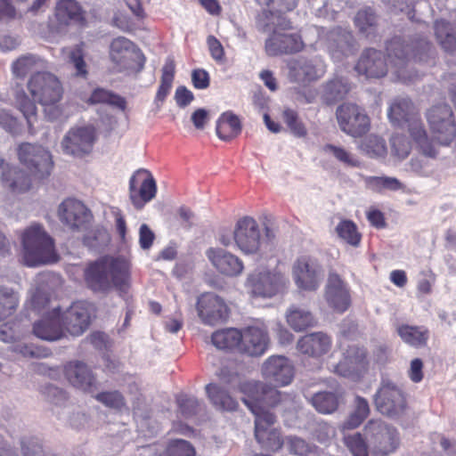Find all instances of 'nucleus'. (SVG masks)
<instances>
[{
    "mask_svg": "<svg viewBox=\"0 0 456 456\" xmlns=\"http://www.w3.org/2000/svg\"><path fill=\"white\" fill-rule=\"evenodd\" d=\"M199 316L210 325L224 321L228 316V308L224 300L214 293L201 295L197 302Z\"/></svg>",
    "mask_w": 456,
    "mask_h": 456,
    "instance_id": "24",
    "label": "nucleus"
},
{
    "mask_svg": "<svg viewBox=\"0 0 456 456\" xmlns=\"http://www.w3.org/2000/svg\"><path fill=\"white\" fill-rule=\"evenodd\" d=\"M89 102L106 103L121 110H125L126 107L125 98L103 88H96L94 90L89 98Z\"/></svg>",
    "mask_w": 456,
    "mask_h": 456,
    "instance_id": "50",
    "label": "nucleus"
},
{
    "mask_svg": "<svg viewBox=\"0 0 456 456\" xmlns=\"http://www.w3.org/2000/svg\"><path fill=\"white\" fill-rule=\"evenodd\" d=\"M156 181L147 169H138L129 180V198L136 209H142L146 203L155 198Z\"/></svg>",
    "mask_w": 456,
    "mask_h": 456,
    "instance_id": "16",
    "label": "nucleus"
},
{
    "mask_svg": "<svg viewBox=\"0 0 456 456\" xmlns=\"http://www.w3.org/2000/svg\"><path fill=\"white\" fill-rule=\"evenodd\" d=\"M344 444L353 456H368V444L361 433L344 436Z\"/></svg>",
    "mask_w": 456,
    "mask_h": 456,
    "instance_id": "55",
    "label": "nucleus"
},
{
    "mask_svg": "<svg viewBox=\"0 0 456 456\" xmlns=\"http://www.w3.org/2000/svg\"><path fill=\"white\" fill-rule=\"evenodd\" d=\"M58 212L61 221L72 230L80 229L92 218L89 209L81 201L74 199L62 201Z\"/></svg>",
    "mask_w": 456,
    "mask_h": 456,
    "instance_id": "26",
    "label": "nucleus"
},
{
    "mask_svg": "<svg viewBox=\"0 0 456 456\" xmlns=\"http://www.w3.org/2000/svg\"><path fill=\"white\" fill-rule=\"evenodd\" d=\"M269 336L264 327L248 326L241 331L240 351L251 356H260L265 353Z\"/></svg>",
    "mask_w": 456,
    "mask_h": 456,
    "instance_id": "27",
    "label": "nucleus"
},
{
    "mask_svg": "<svg viewBox=\"0 0 456 456\" xmlns=\"http://www.w3.org/2000/svg\"><path fill=\"white\" fill-rule=\"evenodd\" d=\"M0 126L12 134H18L20 132L17 118L4 110H0Z\"/></svg>",
    "mask_w": 456,
    "mask_h": 456,
    "instance_id": "64",
    "label": "nucleus"
},
{
    "mask_svg": "<svg viewBox=\"0 0 456 456\" xmlns=\"http://www.w3.org/2000/svg\"><path fill=\"white\" fill-rule=\"evenodd\" d=\"M2 182L11 191L15 193L25 192L31 186L29 176L16 167H8L2 173Z\"/></svg>",
    "mask_w": 456,
    "mask_h": 456,
    "instance_id": "35",
    "label": "nucleus"
},
{
    "mask_svg": "<svg viewBox=\"0 0 456 456\" xmlns=\"http://www.w3.org/2000/svg\"><path fill=\"white\" fill-rule=\"evenodd\" d=\"M41 393L46 401L55 405H61L67 400L65 391L51 384L42 387Z\"/></svg>",
    "mask_w": 456,
    "mask_h": 456,
    "instance_id": "61",
    "label": "nucleus"
},
{
    "mask_svg": "<svg viewBox=\"0 0 456 456\" xmlns=\"http://www.w3.org/2000/svg\"><path fill=\"white\" fill-rule=\"evenodd\" d=\"M167 456H195L193 446L186 440H171L167 449Z\"/></svg>",
    "mask_w": 456,
    "mask_h": 456,
    "instance_id": "59",
    "label": "nucleus"
},
{
    "mask_svg": "<svg viewBox=\"0 0 456 456\" xmlns=\"http://www.w3.org/2000/svg\"><path fill=\"white\" fill-rule=\"evenodd\" d=\"M336 116L340 129L352 137H361L370 130V118L356 104L340 105L337 109Z\"/></svg>",
    "mask_w": 456,
    "mask_h": 456,
    "instance_id": "10",
    "label": "nucleus"
},
{
    "mask_svg": "<svg viewBox=\"0 0 456 456\" xmlns=\"http://www.w3.org/2000/svg\"><path fill=\"white\" fill-rule=\"evenodd\" d=\"M287 69L289 81L301 86L315 82L326 73V64L318 55L292 58L287 61Z\"/></svg>",
    "mask_w": 456,
    "mask_h": 456,
    "instance_id": "4",
    "label": "nucleus"
},
{
    "mask_svg": "<svg viewBox=\"0 0 456 456\" xmlns=\"http://www.w3.org/2000/svg\"><path fill=\"white\" fill-rule=\"evenodd\" d=\"M233 240L237 248L246 255L256 254L263 243L259 224L250 216L240 218L233 231Z\"/></svg>",
    "mask_w": 456,
    "mask_h": 456,
    "instance_id": "12",
    "label": "nucleus"
},
{
    "mask_svg": "<svg viewBox=\"0 0 456 456\" xmlns=\"http://www.w3.org/2000/svg\"><path fill=\"white\" fill-rule=\"evenodd\" d=\"M427 117L431 130L442 144H449L455 138L456 125L448 104L434 106L428 110Z\"/></svg>",
    "mask_w": 456,
    "mask_h": 456,
    "instance_id": "14",
    "label": "nucleus"
},
{
    "mask_svg": "<svg viewBox=\"0 0 456 456\" xmlns=\"http://www.w3.org/2000/svg\"><path fill=\"white\" fill-rule=\"evenodd\" d=\"M283 447L286 451L295 456H307L308 454H316L317 447L297 436H288L284 438Z\"/></svg>",
    "mask_w": 456,
    "mask_h": 456,
    "instance_id": "46",
    "label": "nucleus"
},
{
    "mask_svg": "<svg viewBox=\"0 0 456 456\" xmlns=\"http://www.w3.org/2000/svg\"><path fill=\"white\" fill-rule=\"evenodd\" d=\"M350 91L348 81L340 77H335L328 81L323 88V98L329 104L343 100Z\"/></svg>",
    "mask_w": 456,
    "mask_h": 456,
    "instance_id": "43",
    "label": "nucleus"
},
{
    "mask_svg": "<svg viewBox=\"0 0 456 456\" xmlns=\"http://www.w3.org/2000/svg\"><path fill=\"white\" fill-rule=\"evenodd\" d=\"M37 61L38 58L33 54H27L20 57L12 64L13 74L16 77H24L35 69Z\"/></svg>",
    "mask_w": 456,
    "mask_h": 456,
    "instance_id": "58",
    "label": "nucleus"
},
{
    "mask_svg": "<svg viewBox=\"0 0 456 456\" xmlns=\"http://www.w3.org/2000/svg\"><path fill=\"white\" fill-rule=\"evenodd\" d=\"M355 44L353 33L347 29L338 27L328 33L327 48L334 59L340 60L343 56L352 54Z\"/></svg>",
    "mask_w": 456,
    "mask_h": 456,
    "instance_id": "28",
    "label": "nucleus"
},
{
    "mask_svg": "<svg viewBox=\"0 0 456 456\" xmlns=\"http://www.w3.org/2000/svg\"><path fill=\"white\" fill-rule=\"evenodd\" d=\"M283 119L290 132L297 137H305L307 135V129L304 123L299 119L297 111L291 109H287L283 111Z\"/></svg>",
    "mask_w": 456,
    "mask_h": 456,
    "instance_id": "56",
    "label": "nucleus"
},
{
    "mask_svg": "<svg viewBox=\"0 0 456 456\" xmlns=\"http://www.w3.org/2000/svg\"><path fill=\"white\" fill-rule=\"evenodd\" d=\"M322 151L325 153L331 154L338 161L346 166L358 167L361 165L357 158L341 146L328 143L323 146Z\"/></svg>",
    "mask_w": 456,
    "mask_h": 456,
    "instance_id": "53",
    "label": "nucleus"
},
{
    "mask_svg": "<svg viewBox=\"0 0 456 456\" xmlns=\"http://www.w3.org/2000/svg\"><path fill=\"white\" fill-rule=\"evenodd\" d=\"M364 432L370 445L384 455L395 452L399 446L398 431L381 419L369 420Z\"/></svg>",
    "mask_w": 456,
    "mask_h": 456,
    "instance_id": "8",
    "label": "nucleus"
},
{
    "mask_svg": "<svg viewBox=\"0 0 456 456\" xmlns=\"http://www.w3.org/2000/svg\"><path fill=\"white\" fill-rule=\"evenodd\" d=\"M242 390L248 395L243 402L253 414V405L263 411H270L266 407H274L281 401L280 391L260 381L247 382L242 385Z\"/></svg>",
    "mask_w": 456,
    "mask_h": 456,
    "instance_id": "13",
    "label": "nucleus"
},
{
    "mask_svg": "<svg viewBox=\"0 0 456 456\" xmlns=\"http://www.w3.org/2000/svg\"><path fill=\"white\" fill-rule=\"evenodd\" d=\"M354 23L360 34L363 35L365 37H370L376 34L379 25V16L373 8L366 6L356 12Z\"/></svg>",
    "mask_w": 456,
    "mask_h": 456,
    "instance_id": "39",
    "label": "nucleus"
},
{
    "mask_svg": "<svg viewBox=\"0 0 456 456\" xmlns=\"http://www.w3.org/2000/svg\"><path fill=\"white\" fill-rule=\"evenodd\" d=\"M176 401L181 412L185 417L195 415L200 410V402L194 396L181 395L177 397Z\"/></svg>",
    "mask_w": 456,
    "mask_h": 456,
    "instance_id": "60",
    "label": "nucleus"
},
{
    "mask_svg": "<svg viewBox=\"0 0 456 456\" xmlns=\"http://www.w3.org/2000/svg\"><path fill=\"white\" fill-rule=\"evenodd\" d=\"M370 412V409L368 400L361 395H356L353 403V410L347 419L342 423V428L349 430L360 427L369 417Z\"/></svg>",
    "mask_w": 456,
    "mask_h": 456,
    "instance_id": "40",
    "label": "nucleus"
},
{
    "mask_svg": "<svg viewBox=\"0 0 456 456\" xmlns=\"http://www.w3.org/2000/svg\"><path fill=\"white\" fill-rule=\"evenodd\" d=\"M241 331L234 329H224L215 331L211 336L213 345L222 350L238 348L240 351Z\"/></svg>",
    "mask_w": 456,
    "mask_h": 456,
    "instance_id": "41",
    "label": "nucleus"
},
{
    "mask_svg": "<svg viewBox=\"0 0 456 456\" xmlns=\"http://www.w3.org/2000/svg\"><path fill=\"white\" fill-rule=\"evenodd\" d=\"M33 333L38 338L47 341L59 340L65 336L61 319V308L53 307L33 325Z\"/></svg>",
    "mask_w": 456,
    "mask_h": 456,
    "instance_id": "25",
    "label": "nucleus"
},
{
    "mask_svg": "<svg viewBox=\"0 0 456 456\" xmlns=\"http://www.w3.org/2000/svg\"><path fill=\"white\" fill-rule=\"evenodd\" d=\"M206 392L213 406L223 411H234L239 403L230 394L216 384L210 383L206 386Z\"/></svg>",
    "mask_w": 456,
    "mask_h": 456,
    "instance_id": "36",
    "label": "nucleus"
},
{
    "mask_svg": "<svg viewBox=\"0 0 456 456\" xmlns=\"http://www.w3.org/2000/svg\"><path fill=\"white\" fill-rule=\"evenodd\" d=\"M313 406L321 413L330 414L337 411L338 407V396L333 392H319L311 399Z\"/></svg>",
    "mask_w": 456,
    "mask_h": 456,
    "instance_id": "47",
    "label": "nucleus"
},
{
    "mask_svg": "<svg viewBox=\"0 0 456 456\" xmlns=\"http://www.w3.org/2000/svg\"><path fill=\"white\" fill-rule=\"evenodd\" d=\"M84 280L87 288L96 293L106 294L112 289L126 292L131 281L130 262L122 256H102L86 265Z\"/></svg>",
    "mask_w": 456,
    "mask_h": 456,
    "instance_id": "2",
    "label": "nucleus"
},
{
    "mask_svg": "<svg viewBox=\"0 0 456 456\" xmlns=\"http://www.w3.org/2000/svg\"><path fill=\"white\" fill-rule=\"evenodd\" d=\"M20 161L29 170L37 179H44L50 175L53 168L51 153L41 145L29 142L19 146Z\"/></svg>",
    "mask_w": 456,
    "mask_h": 456,
    "instance_id": "7",
    "label": "nucleus"
},
{
    "mask_svg": "<svg viewBox=\"0 0 456 456\" xmlns=\"http://www.w3.org/2000/svg\"><path fill=\"white\" fill-rule=\"evenodd\" d=\"M256 2L278 12L292 11L297 5V0H256Z\"/></svg>",
    "mask_w": 456,
    "mask_h": 456,
    "instance_id": "63",
    "label": "nucleus"
},
{
    "mask_svg": "<svg viewBox=\"0 0 456 456\" xmlns=\"http://www.w3.org/2000/svg\"><path fill=\"white\" fill-rule=\"evenodd\" d=\"M61 319L64 331L80 336L90 325V305L86 302L74 303L65 312H61Z\"/></svg>",
    "mask_w": 456,
    "mask_h": 456,
    "instance_id": "22",
    "label": "nucleus"
},
{
    "mask_svg": "<svg viewBox=\"0 0 456 456\" xmlns=\"http://www.w3.org/2000/svg\"><path fill=\"white\" fill-rule=\"evenodd\" d=\"M338 236L352 247H358L361 243L362 234L358 232L356 224L351 220H342L336 227Z\"/></svg>",
    "mask_w": 456,
    "mask_h": 456,
    "instance_id": "51",
    "label": "nucleus"
},
{
    "mask_svg": "<svg viewBox=\"0 0 456 456\" xmlns=\"http://www.w3.org/2000/svg\"><path fill=\"white\" fill-rule=\"evenodd\" d=\"M388 118L393 125L398 127L407 126L409 133L422 125L414 104L407 97H397L391 102Z\"/></svg>",
    "mask_w": 456,
    "mask_h": 456,
    "instance_id": "20",
    "label": "nucleus"
},
{
    "mask_svg": "<svg viewBox=\"0 0 456 456\" xmlns=\"http://www.w3.org/2000/svg\"><path fill=\"white\" fill-rule=\"evenodd\" d=\"M248 286L255 297H272L285 286V278L280 273L256 272L248 278Z\"/></svg>",
    "mask_w": 456,
    "mask_h": 456,
    "instance_id": "19",
    "label": "nucleus"
},
{
    "mask_svg": "<svg viewBox=\"0 0 456 456\" xmlns=\"http://www.w3.org/2000/svg\"><path fill=\"white\" fill-rule=\"evenodd\" d=\"M304 47L305 44L299 34L278 30H273L265 44L266 54L272 57L297 53L302 51Z\"/></svg>",
    "mask_w": 456,
    "mask_h": 456,
    "instance_id": "21",
    "label": "nucleus"
},
{
    "mask_svg": "<svg viewBox=\"0 0 456 456\" xmlns=\"http://www.w3.org/2000/svg\"><path fill=\"white\" fill-rule=\"evenodd\" d=\"M359 149L370 158H384L387 153L385 140L375 134L364 138L361 142Z\"/></svg>",
    "mask_w": 456,
    "mask_h": 456,
    "instance_id": "49",
    "label": "nucleus"
},
{
    "mask_svg": "<svg viewBox=\"0 0 456 456\" xmlns=\"http://www.w3.org/2000/svg\"><path fill=\"white\" fill-rule=\"evenodd\" d=\"M368 366L366 350L351 346L345 352L343 359L335 365L334 370L342 377L358 380L367 372Z\"/></svg>",
    "mask_w": 456,
    "mask_h": 456,
    "instance_id": "17",
    "label": "nucleus"
},
{
    "mask_svg": "<svg viewBox=\"0 0 456 456\" xmlns=\"http://www.w3.org/2000/svg\"><path fill=\"white\" fill-rule=\"evenodd\" d=\"M16 105L27 120L28 133L35 134L36 129L34 128V124L37 120V108L36 103L22 92L16 96Z\"/></svg>",
    "mask_w": 456,
    "mask_h": 456,
    "instance_id": "45",
    "label": "nucleus"
},
{
    "mask_svg": "<svg viewBox=\"0 0 456 456\" xmlns=\"http://www.w3.org/2000/svg\"><path fill=\"white\" fill-rule=\"evenodd\" d=\"M140 57L142 67L145 58L141 54L135 45L125 37L114 38L110 45V58L117 65L122 68L130 67L129 60L133 57Z\"/></svg>",
    "mask_w": 456,
    "mask_h": 456,
    "instance_id": "31",
    "label": "nucleus"
},
{
    "mask_svg": "<svg viewBox=\"0 0 456 456\" xmlns=\"http://www.w3.org/2000/svg\"><path fill=\"white\" fill-rule=\"evenodd\" d=\"M391 149L398 158L404 159L411 151V144L405 136L395 134L391 138Z\"/></svg>",
    "mask_w": 456,
    "mask_h": 456,
    "instance_id": "62",
    "label": "nucleus"
},
{
    "mask_svg": "<svg viewBox=\"0 0 456 456\" xmlns=\"http://www.w3.org/2000/svg\"><path fill=\"white\" fill-rule=\"evenodd\" d=\"M386 51L388 63L381 51L366 49L358 60L355 70L367 77L379 78L387 75L390 66L397 79L407 84L420 77L411 67V60L429 66L435 64V47L426 37H419L407 43L403 38L395 37L387 42Z\"/></svg>",
    "mask_w": 456,
    "mask_h": 456,
    "instance_id": "1",
    "label": "nucleus"
},
{
    "mask_svg": "<svg viewBox=\"0 0 456 456\" xmlns=\"http://www.w3.org/2000/svg\"><path fill=\"white\" fill-rule=\"evenodd\" d=\"M295 369L290 360L283 355H272L262 365L264 379L276 387L291 383Z\"/></svg>",
    "mask_w": 456,
    "mask_h": 456,
    "instance_id": "18",
    "label": "nucleus"
},
{
    "mask_svg": "<svg viewBox=\"0 0 456 456\" xmlns=\"http://www.w3.org/2000/svg\"><path fill=\"white\" fill-rule=\"evenodd\" d=\"M255 415V438L261 447L273 452H278L284 444V438L274 428L276 417L271 411H263L253 405Z\"/></svg>",
    "mask_w": 456,
    "mask_h": 456,
    "instance_id": "6",
    "label": "nucleus"
},
{
    "mask_svg": "<svg viewBox=\"0 0 456 456\" xmlns=\"http://www.w3.org/2000/svg\"><path fill=\"white\" fill-rule=\"evenodd\" d=\"M24 262L28 266L57 261L53 240L39 224L27 228L21 236Z\"/></svg>",
    "mask_w": 456,
    "mask_h": 456,
    "instance_id": "3",
    "label": "nucleus"
},
{
    "mask_svg": "<svg viewBox=\"0 0 456 456\" xmlns=\"http://www.w3.org/2000/svg\"><path fill=\"white\" fill-rule=\"evenodd\" d=\"M95 399L108 408L121 410L126 406V400L123 395L118 391H107L97 394Z\"/></svg>",
    "mask_w": 456,
    "mask_h": 456,
    "instance_id": "57",
    "label": "nucleus"
},
{
    "mask_svg": "<svg viewBox=\"0 0 456 456\" xmlns=\"http://www.w3.org/2000/svg\"><path fill=\"white\" fill-rule=\"evenodd\" d=\"M411 138L419 145L421 153L428 158L436 159L437 156V151L432 142L428 137L427 131L423 124L418 126L414 131L410 133Z\"/></svg>",
    "mask_w": 456,
    "mask_h": 456,
    "instance_id": "52",
    "label": "nucleus"
},
{
    "mask_svg": "<svg viewBox=\"0 0 456 456\" xmlns=\"http://www.w3.org/2000/svg\"><path fill=\"white\" fill-rule=\"evenodd\" d=\"M330 346L331 338L322 331L306 334L297 343V350L311 357H320L327 354Z\"/></svg>",
    "mask_w": 456,
    "mask_h": 456,
    "instance_id": "32",
    "label": "nucleus"
},
{
    "mask_svg": "<svg viewBox=\"0 0 456 456\" xmlns=\"http://www.w3.org/2000/svg\"><path fill=\"white\" fill-rule=\"evenodd\" d=\"M207 256L215 268L224 275L237 276L244 269L242 261L224 249L211 248L207 251Z\"/></svg>",
    "mask_w": 456,
    "mask_h": 456,
    "instance_id": "30",
    "label": "nucleus"
},
{
    "mask_svg": "<svg viewBox=\"0 0 456 456\" xmlns=\"http://www.w3.org/2000/svg\"><path fill=\"white\" fill-rule=\"evenodd\" d=\"M322 268L318 259L303 255L293 265V276L297 286L304 290H316L320 285Z\"/></svg>",
    "mask_w": 456,
    "mask_h": 456,
    "instance_id": "15",
    "label": "nucleus"
},
{
    "mask_svg": "<svg viewBox=\"0 0 456 456\" xmlns=\"http://www.w3.org/2000/svg\"><path fill=\"white\" fill-rule=\"evenodd\" d=\"M377 410L388 417L402 415L407 406L402 389L389 380H382L381 386L374 395Z\"/></svg>",
    "mask_w": 456,
    "mask_h": 456,
    "instance_id": "9",
    "label": "nucleus"
},
{
    "mask_svg": "<svg viewBox=\"0 0 456 456\" xmlns=\"http://www.w3.org/2000/svg\"><path fill=\"white\" fill-rule=\"evenodd\" d=\"M325 298L329 305L338 313L346 312L351 304V297L347 284L340 275L330 272L325 287Z\"/></svg>",
    "mask_w": 456,
    "mask_h": 456,
    "instance_id": "23",
    "label": "nucleus"
},
{
    "mask_svg": "<svg viewBox=\"0 0 456 456\" xmlns=\"http://www.w3.org/2000/svg\"><path fill=\"white\" fill-rule=\"evenodd\" d=\"M69 62L75 69L77 77H86L88 71L82 45H77L69 50Z\"/></svg>",
    "mask_w": 456,
    "mask_h": 456,
    "instance_id": "54",
    "label": "nucleus"
},
{
    "mask_svg": "<svg viewBox=\"0 0 456 456\" xmlns=\"http://www.w3.org/2000/svg\"><path fill=\"white\" fill-rule=\"evenodd\" d=\"M396 331L405 344L417 348L425 346L429 338V330L424 326L402 324L397 327Z\"/></svg>",
    "mask_w": 456,
    "mask_h": 456,
    "instance_id": "37",
    "label": "nucleus"
},
{
    "mask_svg": "<svg viewBox=\"0 0 456 456\" xmlns=\"http://www.w3.org/2000/svg\"><path fill=\"white\" fill-rule=\"evenodd\" d=\"M160 85L155 96V103L159 107L168 95L173 85L175 72V64L173 59L167 58L162 67Z\"/></svg>",
    "mask_w": 456,
    "mask_h": 456,
    "instance_id": "44",
    "label": "nucleus"
},
{
    "mask_svg": "<svg viewBox=\"0 0 456 456\" xmlns=\"http://www.w3.org/2000/svg\"><path fill=\"white\" fill-rule=\"evenodd\" d=\"M216 134L224 141H230L241 132V123L238 116L232 111L223 113L216 122Z\"/></svg>",
    "mask_w": 456,
    "mask_h": 456,
    "instance_id": "38",
    "label": "nucleus"
},
{
    "mask_svg": "<svg viewBox=\"0 0 456 456\" xmlns=\"http://www.w3.org/2000/svg\"><path fill=\"white\" fill-rule=\"evenodd\" d=\"M286 319L295 331H303L316 324V320L311 312L297 306H291L287 311Z\"/></svg>",
    "mask_w": 456,
    "mask_h": 456,
    "instance_id": "42",
    "label": "nucleus"
},
{
    "mask_svg": "<svg viewBox=\"0 0 456 456\" xmlns=\"http://www.w3.org/2000/svg\"><path fill=\"white\" fill-rule=\"evenodd\" d=\"M65 377L75 387L93 393L97 389L96 379L91 370L84 362H69L64 369Z\"/></svg>",
    "mask_w": 456,
    "mask_h": 456,
    "instance_id": "29",
    "label": "nucleus"
},
{
    "mask_svg": "<svg viewBox=\"0 0 456 456\" xmlns=\"http://www.w3.org/2000/svg\"><path fill=\"white\" fill-rule=\"evenodd\" d=\"M18 305V293L11 288L0 286V322L11 316Z\"/></svg>",
    "mask_w": 456,
    "mask_h": 456,
    "instance_id": "48",
    "label": "nucleus"
},
{
    "mask_svg": "<svg viewBox=\"0 0 456 456\" xmlns=\"http://www.w3.org/2000/svg\"><path fill=\"white\" fill-rule=\"evenodd\" d=\"M28 89L34 100L45 107L56 104L63 94L60 80L49 72H37L31 76Z\"/></svg>",
    "mask_w": 456,
    "mask_h": 456,
    "instance_id": "5",
    "label": "nucleus"
},
{
    "mask_svg": "<svg viewBox=\"0 0 456 456\" xmlns=\"http://www.w3.org/2000/svg\"><path fill=\"white\" fill-rule=\"evenodd\" d=\"M54 14L58 22L62 25H83L86 21L82 7L76 0H59Z\"/></svg>",
    "mask_w": 456,
    "mask_h": 456,
    "instance_id": "33",
    "label": "nucleus"
},
{
    "mask_svg": "<svg viewBox=\"0 0 456 456\" xmlns=\"http://www.w3.org/2000/svg\"><path fill=\"white\" fill-rule=\"evenodd\" d=\"M95 141L96 134L94 127L76 126L66 133L61 147L63 153L81 159L92 152Z\"/></svg>",
    "mask_w": 456,
    "mask_h": 456,
    "instance_id": "11",
    "label": "nucleus"
},
{
    "mask_svg": "<svg viewBox=\"0 0 456 456\" xmlns=\"http://www.w3.org/2000/svg\"><path fill=\"white\" fill-rule=\"evenodd\" d=\"M435 33L442 48L451 57L449 61L456 64V27L444 20H436Z\"/></svg>",
    "mask_w": 456,
    "mask_h": 456,
    "instance_id": "34",
    "label": "nucleus"
}]
</instances>
